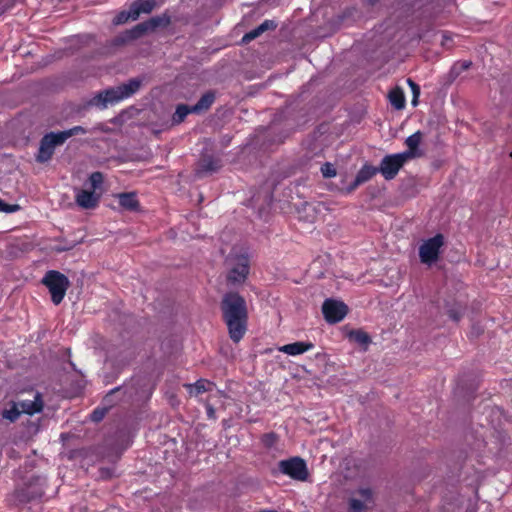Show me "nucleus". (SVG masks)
I'll use <instances>...</instances> for the list:
<instances>
[{
	"mask_svg": "<svg viewBox=\"0 0 512 512\" xmlns=\"http://www.w3.org/2000/svg\"><path fill=\"white\" fill-rule=\"evenodd\" d=\"M220 310L230 339L234 343L240 342L248 327V308L245 298L235 291L226 292L221 299Z\"/></svg>",
	"mask_w": 512,
	"mask_h": 512,
	"instance_id": "f257e3e1",
	"label": "nucleus"
},
{
	"mask_svg": "<svg viewBox=\"0 0 512 512\" xmlns=\"http://www.w3.org/2000/svg\"><path fill=\"white\" fill-rule=\"evenodd\" d=\"M44 482V479L37 475H32L27 478L7 496L6 501L8 505L11 507H20L41 499L44 495Z\"/></svg>",
	"mask_w": 512,
	"mask_h": 512,
	"instance_id": "f03ea898",
	"label": "nucleus"
},
{
	"mask_svg": "<svg viewBox=\"0 0 512 512\" xmlns=\"http://www.w3.org/2000/svg\"><path fill=\"white\" fill-rule=\"evenodd\" d=\"M143 83L142 78H131L126 83H122L116 87H111L100 92L96 96L97 103H101L103 107L107 104H115L127 99L139 91Z\"/></svg>",
	"mask_w": 512,
	"mask_h": 512,
	"instance_id": "7ed1b4c3",
	"label": "nucleus"
},
{
	"mask_svg": "<svg viewBox=\"0 0 512 512\" xmlns=\"http://www.w3.org/2000/svg\"><path fill=\"white\" fill-rule=\"evenodd\" d=\"M42 283L48 288L51 300L55 305H59L63 301L70 286L67 276L56 270L46 272Z\"/></svg>",
	"mask_w": 512,
	"mask_h": 512,
	"instance_id": "20e7f679",
	"label": "nucleus"
},
{
	"mask_svg": "<svg viewBox=\"0 0 512 512\" xmlns=\"http://www.w3.org/2000/svg\"><path fill=\"white\" fill-rule=\"evenodd\" d=\"M279 472L297 481H306L309 471L305 460L299 456L281 460L278 463Z\"/></svg>",
	"mask_w": 512,
	"mask_h": 512,
	"instance_id": "39448f33",
	"label": "nucleus"
},
{
	"mask_svg": "<svg viewBox=\"0 0 512 512\" xmlns=\"http://www.w3.org/2000/svg\"><path fill=\"white\" fill-rule=\"evenodd\" d=\"M409 158H411V153L386 155L381 160L378 170L385 180H392L397 176L398 172Z\"/></svg>",
	"mask_w": 512,
	"mask_h": 512,
	"instance_id": "423d86ee",
	"label": "nucleus"
},
{
	"mask_svg": "<svg viewBox=\"0 0 512 512\" xmlns=\"http://www.w3.org/2000/svg\"><path fill=\"white\" fill-rule=\"evenodd\" d=\"M444 245L442 234H436L423 242L419 247V257L422 263L432 264L439 258L440 249Z\"/></svg>",
	"mask_w": 512,
	"mask_h": 512,
	"instance_id": "0eeeda50",
	"label": "nucleus"
},
{
	"mask_svg": "<svg viewBox=\"0 0 512 512\" xmlns=\"http://www.w3.org/2000/svg\"><path fill=\"white\" fill-rule=\"evenodd\" d=\"M59 132H49L45 134L40 140L36 161L38 163L48 162L55 151V147L64 144Z\"/></svg>",
	"mask_w": 512,
	"mask_h": 512,
	"instance_id": "6e6552de",
	"label": "nucleus"
},
{
	"mask_svg": "<svg viewBox=\"0 0 512 512\" xmlns=\"http://www.w3.org/2000/svg\"><path fill=\"white\" fill-rule=\"evenodd\" d=\"M170 23V18L166 15L152 17L146 21L138 23L132 29L126 32L127 38L131 40L138 39L149 32L155 31L158 27H165Z\"/></svg>",
	"mask_w": 512,
	"mask_h": 512,
	"instance_id": "1a4fd4ad",
	"label": "nucleus"
},
{
	"mask_svg": "<svg viewBox=\"0 0 512 512\" xmlns=\"http://www.w3.org/2000/svg\"><path fill=\"white\" fill-rule=\"evenodd\" d=\"M250 271V260L247 255L241 254L235 258L233 267L228 271L227 282L232 286L243 284Z\"/></svg>",
	"mask_w": 512,
	"mask_h": 512,
	"instance_id": "9d476101",
	"label": "nucleus"
},
{
	"mask_svg": "<svg viewBox=\"0 0 512 512\" xmlns=\"http://www.w3.org/2000/svg\"><path fill=\"white\" fill-rule=\"evenodd\" d=\"M324 319L329 324L341 322L348 313V306L340 300L328 298L322 304Z\"/></svg>",
	"mask_w": 512,
	"mask_h": 512,
	"instance_id": "9b49d317",
	"label": "nucleus"
},
{
	"mask_svg": "<svg viewBox=\"0 0 512 512\" xmlns=\"http://www.w3.org/2000/svg\"><path fill=\"white\" fill-rule=\"evenodd\" d=\"M222 166L223 164L220 157L212 154H202L197 162L195 172L198 177H203L218 172Z\"/></svg>",
	"mask_w": 512,
	"mask_h": 512,
	"instance_id": "f8f14e48",
	"label": "nucleus"
},
{
	"mask_svg": "<svg viewBox=\"0 0 512 512\" xmlns=\"http://www.w3.org/2000/svg\"><path fill=\"white\" fill-rule=\"evenodd\" d=\"M379 172L378 167L365 163L358 171L354 181L347 187V193L353 192L360 185L366 183Z\"/></svg>",
	"mask_w": 512,
	"mask_h": 512,
	"instance_id": "ddd939ff",
	"label": "nucleus"
},
{
	"mask_svg": "<svg viewBox=\"0 0 512 512\" xmlns=\"http://www.w3.org/2000/svg\"><path fill=\"white\" fill-rule=\"evenodd\" d=\"M357 494L360 496V499L352 498L349 500L350 512H362L367 508L366 503L372 502L373 493L370 488H360Z\"/></svg>",
	"mask_w": 512,
	"mask_h": 512,
	"instance_id": "4468645a",
	"label": "nucleus"
},
{
	"mask_svg": "<svg viewBox=\"0 0 512 512\" xmlns=\"http://www.w3.org/2000/svg\"><path fill=\"white\" fill-rule=\"evenodd\" d=\"M100 196L94 191L81 190L77 193L75 201L83 209H94L98 206Z\"/></svg>",
	"mask_w": 512,
	"mask_h": 512,
	"instance_id": "2eb2a0df",
	"label": "nucleus"
},
{
	"mask_svg": "<svg viewBox=\"0 0 512 512\" xmlns=\"http://www.w3.org/2000/svg\"><path fill=\"white\" fill-rule=\"evenodd\" d=\"M21 413L33 415L43 410V399L39 392H36L33 400H22L17 403Z\"/></svg>",
	"mask_w": 512,
	"mask_h": 512,
	"instance_id": "dca6fc26",
	"label": "nucleus"
},
{
	"mask_svg": "<svg viewBox=\"0 0 512 512\" xmlns=\"http://www.w3.org/2000/svg\"><path fill=\"white\" fill-rule=\"evenodd\" d=\"M314 348V344L312 342H294L290 344L283 345L279 348L280 352H283L288 355L296 356L303 354L307 351H310Z\"/></svg>",
	"mask_w": 512,
	"mask_h": 512,
	"instance_id": "f3484780",
	"label": "nucleus"
},
{
	"mask_svg": "<svg viewBox=\"0 0 512 512\" xmlns=\"http://www.w3.org/2000/svg\"><path fill=\"white\" fill-rule=\"evenodd\" d=\"M134 19H138L141 14H149L156 7L155 0H136L130 5Z\"/></svg>",
	"mask_w": 512,
	"mask_h": 512,
	"instance_id": "a211bd4d",
	"label": "nucleus"
},
{
	"mask_svg": "<svg viewBox=\"0 0 512 512\" xmlns=\"http://www.w3.org/2000/svg\"><path fill=\"white\" fill-rule=\"evenodd\" d=\"M119 205L128 211H138L140 207L137 195L134 192H124L118 194Z\"/></svg>",
	"mask_w": 512,
	"mask_h": 512,
	"instance_id": "6ab92c4d",
	"label": "nucleus"
},
{
	"mask_svg": "<svg viewBox=\"0 0 512 512\" xmlns=\"http://www.w3.org/2000/svg\"><path fill=\"white\" fill-rule=\"evenodd\" d=\"M215 101V93L208 91L204 93L195 105H192V111L199 114L207 111Z\"/></svg>",
	"mask_w": 512,
	"mask_h": 512,
	"instance_id": "aec40b11",
	"label": "nucleus"
},
{
	"mask_svg": "<svg viewBox=\"0 0 512 512\" xmlns=\"http://www.w3.org/2000/svg\"><path fill=\"white\" fill-rule=\"evenodd\" d=\"M214 383L207 379H199L193 384H186L185 387L191 395L198 396L211 391Z\"/></svg>",
	"mask_w": 512,
	"mask_h": 512,
	"instance_id": "412c9836",
	"label": "nucleus"
},
{
	"mask_svg": "<svg viewBox=\"0 0 512 512\" xmlns=\"http://www.w3.org/2000/svg\"><path fill=\"white\" fill-rule=\"evenodd\" d=\"M389 101L396 109H403L405 106V95L401 88L396 87L389 92Z\"/></svg>",
	"mask_w": 512,
	"mask_h": 512,
	"instance_id": "4be33fe9",
	"label": "nucleus"
},
{
	"mask_svg": "<svg viewBox=\"0 0 512 512\" xmlns=\"http://www.w3.org/2000/svg\"><path fill=\"white\" fill-rule=\"evenodd\" d=\"M122 393L121 387H116L112 390H110L103 398L102 405L106 407L108 410L113 407L118 401L121 399L118 397L119 394Z\"/></svg>",
	"mask_w": 512,
	"mask_h": 512,
	"instance_id": "5701e85b",
	"label": "nucleus"
},
{
	"mask_svg": "<svg viewBox=\"0 0 512 512\" xmlns=\"http://www.w3.org/2000/svg\"><path fill=\"white\" fill-rule=\"evenodd\" d=\"M194 113L192 111V106L186 105V104H179L176 107V110L172 116V121L175 124H180L184 121V119L187 117V115Z\"/></svg>",
	"mask_w": 512,
	"mask_h": 512,
	"instance_id": "b1692460",
	"label": "nucleus"
},
{
	"mask_svg": "<svg viewBox=\"0 0 512 512\" xmlns=\"http://www.w3.org/2000/svg\"><path fill=\"white\" fill-rule=\"evenodd\" d=\"M422 134L420 131L415 132L414 134L410 135L406 141L405 144L407 145L409 151L406 153H411V157L415 155V151L417 150L420 142H421Z\"/></svg>",
	"mask_w": 512,
	"mask_h": 512,
	"instance_id": "393cba45",
	"label": "nucleus"
},
{
	"mask_svg": "<svg viewBox=\"0 0 512 512\" xmlns=\"http://www.w3.org/2000/svg\"><path fill=\"white\" fill-rule=\"evenodd\" d=\"M471 66L472 62L470 60L457 61L451 67L450 75L453 78H457L462 72L468 70Z\"/></svg>",
	"mask_w": 512,
	"mask_h": 512,
	"instance_id": "a878e982",
	"label": "nucleus"
},
{
	"mask_svg": "<svg viewBox=\"0 0 512 512\" xmlns=\"http://www.w3.org/2000/svg\"><path fill=\"white\" fill-rule=\"evenodd\" d=\"M20 415V408L15 402H13L9 408L4 409L2 412V417L9 420L10 422H15L20 417Z\"/></svg>",
	"mask_w": 512,
	"mask_h": 512,
	"instance_id": "bb28decb",
	"label": "nucleus"
},
{
	"mask_svg": "<svg viewBox=\"0 0 512 512\" xmlns=\"http://www.w3.org/2000/svg\"><path fill=\"white\" fill-rule=\"evenodd\" d=\"M350 338L353 339L356 343L362 345L367 348V346L371 343V338L368 333L362 330H355L350 333Z\"/></svg>",
	"mask_w": 512,
	"mask_h": 512,
	"instance_id": "cd10ccee",
	"label": "nucleus"
},
{
	"mask_svg": "<svg viewBox=\"0 0 512 512\" xmlns=\"http://www.w3.org/2000/svg\"><path fill=\"white\" fill-rule=\"evenodd\" d=\"M86 133H87V130L82 126H74L68 130L59 132V134L62 137L64 142L72 136L79 135V134H86Z\"/></svg>",
	"mask_w": 512,
	"mask_h": 512,
	"instance_id": "c85d7f7f",
	"label": "nucleus"
},
{
	"mask_svg": "<svg viewBox=\"0 0 512 512\" xmlns=\"http://www.w3.org/2000/svg\"><path fill=\"white\" fill-rule=\"evenodd\" d=\"M128 20H135L134 16L132 15V9L129 8L128 11H120L113 19L114 25H122L126 23Z\"/></svg>",
	"mask_w": 512,
	"mask_h": 512,
	"instance_id": "c756f323",
	"label": "nucleus"
},
{
	"mask_svg": "<svg viewBox=\"0 0 512 512\" xmlns=\"http://www.w3.org/2000/svg\"><path fill=\"white\" fill-rule=\"evenodd\" d=\"M407 84L409 85L411 91H412V94H413V97H412V105L413 106H416L418 104V98L420 96V86L414 82L411 78H408L407 79Z\"/></svg>",
	"mask_w": 512,
	"mask_h": 512,
	"instance_id": "7c9ffc66",
	"label": "nucleus"
},
{
	"mask_svg": "<svg viewBox=\"0 0 512 512\" xmlns=\"http://www.w3.org/2000/svg\"><path fill=\"white\" fill-rule=\"evenodd\" d=\"M108 411L109 410L106 407H104L103 405L101 407H97L90 414V419L93 422H100L106 416Z\"/></svg>",
	"mask_w": 512,
	"mask_h": 512,
	"instance_id": "2f4dec72",
	"label": "nucleus"
},
{
	"mask_svg": "<svg viewBox=\"0 0 512 512\" xmlns=\"http://www.w3.org/2000/svg\"><path fill=\"white\" fill-rule=\"evenodd\" d=\"M261 441L266 448H272L278 441V436L274 432L266 433L262 436Z\"/></svg>",
	"mask_w": 512,
	"mask_h": 512,
	"instance_id": "473e14b6",
	"label": "nucleus"
},
{
	"mask_svg": "<svg viewBox=\"0 0 512 512\" xmlns=\"http://www.w3.org/2000/svg\"><path fill=\"white\" fill-rule=\"evenodd\" d=\"M103 180H104L103 174L99 171L93 172L89 176V181H90V184H91V187L93 188V190L98 189L101 186V184L103 183Z\"/></svg>",
	"mask_w": 512,
	"mask_h": 512,
	"instance_id": "72a5a7b5",
	"label": "nucleus"
},
{
	"mask_svg": "<svg viewBox=\"0 0 512 512\" xmlns=\"http://www.w3.org/2000/svg\"><path fill=\"white\" fill-rule=\"evenodd\" d=\"M321 173L324 178H332L337 174L335 167L329 162H326L321 166Z\"/></svg>",
	"mask_w": 512,
	"mask_h": 512,
	"instance_id": "f704fd0d",
	"label": "nucleus"
},
{
	"mask_svg": "<svg viewBox=\"0 0 512 512\" xmlns=\"http://www.w3.org/2000/svg\"><path fill=\"white\" fill-rule=\"evenodd\" d=\"M262 34V32L259 30L258 27H256L255 29L251 30L250 32L246 33L243 38H242V41L244 43H248L250 42L251 40H254L255 38L259 37L260 35Z\"/></svg>",
	"mask_w": 512,
	"mask_h": 512,
	"instance_id": "c9c22d12",
	"label": "nucleus"
},
{
	"mask_svg": "<svg viewBox=\"0 0 512 512\" xmlns=\"http://www.w3.org/2000/svg\"><path fill=\"white\" fill-rule=\"evenodd\" d=\"M452 43H453V39H452L451 35L449 34V32L443 31L441 45L446 49H450L453 46Z\"/></svg>",
	"mask_w": 512,
	"mask_h": 512,
	"instance_id": "e433bc0d",
	"label": "nucleus"
},
{
	"mask_svg": "<svg viewBox=\"0 0 512 512\" xmlns=\"http://www.w3.org/2000/svg\"><path fill=\"white\" fill-rule=\"evenodd\" d=\"M277 27V24L275 21L273 20H265L264 22H262L258 28L259 30L263 33L265 31H268V30H274L275 28Z\"/></svg>",
	"mask_w": 512,
	"mask_h": 512,
	"instance_id": "4c0bfd02",
	"label": "nucleus"
},
{
	"mask_svg": "<svg viewBox=\"0 0 512 512\" xmlns=\"http://www.w3.org/2000/svg\"><path fill=\"white\" fill-rule=\"evenodd\" d=\"M18 209H19L18 205L7 204L4 201L0 200V211L1 212L11 213V212L17 211Z\"/></svg>",
	"mask_w": 512,
	"mask_h": 512,
	"instance_id": "58836bf2",
	"label": "nucleus"
},
{
	"mask_svg": "<svg viewBox=\"0 0 512 512\" xmlns=\"http://www.w3.org/2000/svg\"><path fill=\"white\" fill-rule=\"evenodd\" d=\"M448 316L455 322H458L462 316L463 312L458 308H451L448 310Z\"/></svg>",
	"mask_w": 512,
	"mask_h": 512,
	"instance_id": "ea45409f",
	"label": "nucleus"
},
{
	"mask_svg": "<svg viewBox=\"0 0 512 512\" xmlns=\"http://www.w3.org/2000/svg\"><path fill=\"white\" fill-rule=\"evenodd\" d=\"M207 415L209 418H215V410L212 405H206Z\"/></svg>",
	"mask_w": 512,
	"mask_h": 512,
	"instance_id": "a19ab883",
	"label": "nucleus"
},
{
	"mask_svg": "<svg viewBox=\"0 0 512 512\" xmlns=\"http://www.w3.org/2000/svg\"><path fill=\"white\" fill-rule=\"evenodd\" d=\"M102 477H110V469H101Z\"/></svg>",
	"mask_w": 512,
	"mask_h": 512,
	"instance_id": "79ce46f5",
	"label": "nucleus"
},
{
	"mask_svg": "<svg viewBox=\"0 0 512 512\" xmlns=\"http://www.w3.org/2000/svg\"><path fill=\"white\" fill-rule=\"evenodd\" d=\"M261 512H277V511H275V510H263Z\"/></svg>",
	"mask_w": 512,
	"mask_h": 512,
	"instance_id": "37998d69",
	"label": "nucleus"
},
{
	"mask_svg": "<svg viewBox=\"0 0 512 512\" xmlns=\"http://www.w3.org/2000/svg\"><path fill=\"white\" fill-rule=\"evenodd\" d=\"M379 0H370L371 4L377 3Z\"/></svg>",
	"mask_w": 512,
	"mask_h": 512,
	"instance_id": "c03bdc74",
	"label": "nucleus"
},
{
	"mask_svg": "<svg viewBox=\"0 0 512 512\" xmlns=\"http://www.w3.org/2000/svg\"><path fill=\"white\" fill-rule=\"evenodd\" d=\"M68 248H62V249H58V251H65L67 250Z\"/></svg>",
	"mask_w": 512,
	"mask_h": 512,
	"instance_id": "a18cd8bd",
	"label": "nucleus"
},
{
	"mask_svg": "<svg viewBox=\"0 0 512 512\" xmlns=\"http://www.w3.org/2000/svg\"><path fill=\"white\" fill-rule=\"evenodd\" d=\"M510 156L512 157V152H511Z\"/></svg>",
	"mask_w": 512,
	"mask_h": 512,
	"instance_id": "49530a36",
	"label": "nucleus"
}]
</instances>
